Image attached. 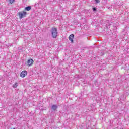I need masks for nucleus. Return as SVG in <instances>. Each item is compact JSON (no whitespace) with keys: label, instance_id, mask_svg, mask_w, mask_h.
Listing matches in <instances>:
<instances>
[{"label":"nucleus","instance_id":"f257e3e1","mask_svg":"<svg viewBox=\"0 0 129 129\" xmlns=\"http://www.w3.org/2000/svg\"><path fill=\"white\" fill-rule=\"evenodd\" d=\"M51 34L52 35V37L55 38H57L58 36V30L56 28L52 27L51 29Z\"/></svg>","mask_w":129,"mask_h":129},{"label":"nucleus","instance_id":"f03ea898","mask_svg":"<svg viewBox=\"0 0 129 129\" xmlns=\"http://www.w3.org/2000/svg\"><path fill=\"white\" fill-rule=\"evenodd\" d=\"M18 16L19 17V19H23V18H24V17H26V16H27V12L25 11L19 12Z\"/></svg>","mask_w":129,"mask_h":129},{"label":"nucleus","instance_id":"7ed1b4c3","mask_svg":"<svg viewBox=\"0 0 129 129\" xmlns=\"http://www.w3.org/2000/svg\"><path fill=\"white\" fill-rule=\"evenodd\" d=\"M28 75V72L27 71H23L20 73V77H22V78L24 77H26L27 75Z\"/></svg>","mask_w":129,"mask_h":129},{"label":"nucleus","instance_id":"20e7f679","mask_svg":"<svg viewBox=\"0 0 129 129\" xmlns=\"http://www.w3.org/2000/svg\"><path fill=\"white\" fill-rule=\"evenodd\" d=\"M33 63H34V60L32 59H29L27 61L28 66H32V65H33Z\"/></svg>","mask_w":129,"mask_h":129},{"label":"nucleus","instance_id":"39448f33","mask_svg":"<svg viewBox=\"0 0 129 129\" xmlns=\"http://www.w3.org/2000/svg\"><path fill=\"white\" fill-rule=\"evenodd\" d=\"M74 38V34H71L69 37V40L72 42L73 43V39Z\"/></svg>","mask_w":129,"mask_h":129},{"label":"nucleus","instance_id":"423d86ee","mask_svg":"<svg viewBox=\"0 0 129 129\" xmlns=\"http://www.w3.org/2000/svg\"><path fill=\"white\" fill-rule=\"evenodd\" d=\"M57 108H58V106L57 105H53L52 106L51 109H52V110H54L55 111L56 109H57Z\"/></svg>","mask_w":129,"mask_h":129},{"label":"nucleus","instance_id":"0eeeda50","mask_svg":"<svg viewBox=\"0 0 129 129\" xmlns=\"http://www.w3.org/2000/svg\"><path fill=\"white\" fill-rule=\"evenodd\" d=\"M32 9V7L31 6H27L25 8V11H30Z\"/></svg>","mask_w":129,"mask_h":129},{"label":"nucleus","instance_id":"6e6552de","mask_svg":"<svg viewBox=\"0 0 129 129\" xmlns=\"http://www.w3.org/2000/svg\"><path fill=\"white\" fill-rule=\"evenodd\" d=\"M18 87V83L16 82L13 85V88H17Z\"/></svg>","mask_w":129,"mask_h":129},{"label":"nucleus","instance_id":"1a4fd4ad","mask_svg":"<svg viewBox=\"0 0 129 129\" xmlns=\"http://www.w3.org/2000/svg\"><path fill=\"white\" fill-rule=\"evenodd\" d=\"M14 2H15V0H9V3L10 4H13V3H14Z\"/></svg>","mask_w":129,"mask_h":129},{"label":"nucleus","instance_id":"9d476101","mask_svg":"<svg viewBox=\"0 0 129 129\" xmlns=\"http://www.w3.org/2000/svg\"><path fill=\"white\" fill-rule=\"evenodd\" d=\"M93 12L96 11V8L94 7V8H93Z\"/></svg>","mask_w":129,"mask_h":129},{"label":"nucleus","instance_id":"9b49d317","mask_svg":"<svg viewBox=\"0 0 129 129\" xmlns=\"http://www.w3.org/2000/svg\"><path fill=\"white\" fill-rule=\"evenodd\" d=\"M95 2L98 3H99V0H95Z\"/></svg>","mask_w":129,"mask_h":129},{"label":"nucleus","instance_id":"f8f14e48","mask_svg":"<svg viewBox=\"0 0 129 129\" xmlns=\"http://www.w3.org/2000/svg\"><path fill=\"white\" fill-rule=\"evenodd\" d=\"M107 28H110V27H109V26H107Z\"/></svg>","mask_w":129,"mask_h":129},{"label":"nucleus","instance_id":"ddd939ff","mask_svg":"<svg viewBox=\"0 0 129 129\" xmlns=\"http://www.w3.org/2000/svg\"><path fill=\"white\" fill-rule=\"evenodd\" d=\"M81 99V98H80Z\"/></svg>","mask_w":129,"mask_h":129}]
</instances>
